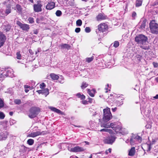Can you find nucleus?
<instances>
[{
  "label": "nucleus",
  "instance_id": "nucleus-30",
  "mask_svg": "<svg viewBox=\"0 0 158 158\" xmlns=\"http://www.w3.org/2000/svg\"><path fill=\"white\" fill-rule=\"evenodd\" d=\"M16 58L20 60L22 58V56L20 51L16 53Z\"/></svg>",
  "mask_w": 158,
  "mask_h": 158
},
{
  "label": "nucleus",
  "instance_id": "nucleus-52",
  "mask_svg": "<svg viewBox=\"0 0 158 158\" xmlns=\"http://www.w3.org/2000/svg\"><path fill=\"white\" fill-rule=\"evenodd\" d=\"M11 12V10L10 9H7L6 10V13L7 14H8Z\"/></svg>",
  "mask_w": 158,
  "mask_h": 158
},
{
  "label": "nucleus",
  "instance_id": "nucleus-18",
  "mask_svg": "<svg viewBox=\"0 0 158 158\" xmlns=\"http://www.w3.org/2000/svg\"><path fill=\"white\" fill-rule=\"evenodd\" d=\"M41 133L40 131H37L30 134L28 135V136L33 138L41 135Z\"/></svg>",
  "mask_w": 158,
  "mask_h": 158
},
{
  "label": "nucleus",
  "instance_id": "nucleus-26",
  "mask_svg": "<svg viewBox=\"0 0 158 158\" xmlns=\"http://www.w3.org/2000/svg\"><path fill=\"white\" fill-rule=\"evenodd\" d=\"M61 48L63 49H69L70 48V46L67 44H63L61 45Z\"/></svg>",
  "mask_w": 158,
  "mask_h": 158
},
{
  "label": "nucleus",
  "instance_id": "nucleus-51",
  "mask_svg": "<svg viewBox=\"0 0 158 158\" xmlns=\"http://www.w3.org/2000/svg\"><path fill=\"white\" fill-rule=\"evenodd\" d=\"M153 64L155 68H157L158 67V63H157L153 62Z\"/></svg>",
  "mask_w": 158,
  "mask_h": 158
},
{
  "label": "nucleus",
  "instance_id": "nucleus-45",
  "mask_svg": "<svg viewBox=\"0 0 158 158\" xmlns=\"http://www.w3.org/2000/svg\"><path fill=\"white\" fill-rule=\"evenodd\" d=\"M10 25H8L5 27V30L6 31H7L10 30Z\"/></svg>",
  "mask_w": 158,
  "mask_h": 158
},
{
  "label": "nucleus",
  "instance_id": "nucleus-58",
  "mask_svg": "<svg viewBox=\"0 0 158 158\" xmlns=\"http://www.w3.org/2000/svg\"><path fill=\"white\" fill-rule=\"evenodd\" d=\"M24 88L25 89H28L30 88V86L27 85H24Z\"/></svg>",
  "mask_w": 158,
  "mask_h": 158
},
{
  "label": "nucleus",
  "instance_id": "nucleus-23",
  "mask_svg": "<svg viewBox=\"0 0 158 158\" xmlns=\"http://www.w3.org/2000/svg\"><path fill=\"white\" fill-rule=\"evenodd\" d=\"M50 76L52 79L54 80H57L59 78V76L55 73H52L50 74Z\"/></svg>",
  "mask_w": 158,
  "mask_h": 158
},
{
  "label": "nucleus",
  "instance_id": "nucleus-54",
  "mask_svg": "<svg viewBox=\"0 0 158 158\" xmlns=\"http://www.w3.org/2000/svg\"><path fill=\"white\" fill-rule=\"evenodd\" d=\"M136 57L138 60H140L141 59V56L140 55H137L136 56Z\"/></svg>",
  "mask_w": 158,
  "mask_h": 158
},
{
  "label": "nucleus",
  "instance_id": "nucleus-25",
  "mask_svg": "<svg viewBox=\"0 0 158 158\" xmlns=\"http://www.w3.org/2000/svg\"><path fill=\"white\" fill-rule=\"evenodd\" d=\"M76 95L78 98H80L81 100H84L85 98V96L84 95L81 94L80 93L77 94Z\"/></svg>",
  "mask_w": 158,
  "mask_h": 158
},
{
  "label": "nucleus",
  "instance_id": "nucleus-4",
  "mask_svg": "<svg viewBox=\"0 0 158 158\" xmlns=\"http://www.w3.org/2000/svg\"><path fill=\"white\" fill-rule=\"evenodd\" d=\"M150 28L152 33L158 34V24L156 23L155 21L152 20L150 23Z\"/></svg>",
  "mask_w": 158,
  "mask_h": 158
},
{
  "label": "nucleus",
  "instance_id": "nucleus-49",
  "mask_svg": "<svg viewBox=\"0 0 158 158\" xmlns=\"http://www.w3.org/2000/svg\"><path fill=\"white\" fill-rule=\"evenodd\" d=\"M81 102L84 105H86L88 103V101H87L86 100H84L81 101Z\"/></svg>",
  "mask_w": 158,
  "mask_h": 158
},
{
  "label": "nucleus",
  "instance_id": "nucleus-55",
  "mask_svg": "<svg viewBox=\"0 0 158 158\" xmlns=\"http://www.w3.org/2000/svg\"><path fill=\"white\" fill-rule=\"evenodd\" d=\"M10 125H12L14 123H15V121L13 119H11L10 120Z\"/></svg>",
  "mask_w": 158,
  "mask_h": 158
},
{
  "label": "nucleus",
  "instance_id": "nucleus-39",
  "mask_svg": "<svg viewBox=\"0 0 158 158\" xmlns=\"http://www.w3.org/2000/svg\"><path fill=\"white\" fill-rule=\"evenodd\" d=\"M119 45V43L118 41H115L114 43L113 46L115 48H116L118 47Z\"/></svg>",
  "mask_w": 158,
  "mask_h": 158
},
{
  "label": "nucleus",
  "instance_id": "nucleus-57",
  "mask_svg": "<svg viewBox=\"0 0 158 158\" xmlns=\"http://www.w3.org/2000/svg\"><path fill=\"white\" fill-rule=\"evenodd\" d=\"M136 14L135 12H133L132 15V16L133 17H134L136 16Z\"/></svg>",
  "mask_w": 158,
  "mask_h": 158
},
{
  "label": "nucleus",
  "instance_id": "nucleus-20",
  "mask_svg": "<svg viewBox=\"0 0 158 158\" xmlns=\"http://www.w3.org/2000/svg\"><path fill=\"white\" fill-rule=\"evenodd\" d=\"M87 93L91 97H94V94L95 92V89H93L91 90L89 89H87Z\"/></svg>",
  "mask_w": 158,
  "mask_h": 158
},
{
  "label": "nucleus",
  "instance_id": "nucleus-6",
  "mask_svg": "<svg viewBox=\"0 0 158 158\" xmlns=\"http://www.w3.org/2000/svg\"><path fill=\"white\" fill-rule=\"evenodd\" d=\"M108 29V25L105 23H102L98 26V31L104 32H106Z\"/></svg>",
  "mask_w": 158,
  "mask_h": 158
},
{
  "label": "nucleus",
  "instance_id": "nucleus-46",
  "mask_svg": "<svg viewBox=\"0 0 158 158\" xmlns=\"http://www.w3.org/2000/svg\"><path fill=\"white\" fill-rule=\"evenodd\" d=\"M15 103L17 104H20L21 103V101L19 99H15L14 101Z\"/></svg>",
  "mask_w": 158,
  "mask_h": 158
},
{
  "label": "nucleus",
  "instance_id": "nucleus-3",
  "mask_svg": "<svg viewBox=\"0 0 158 158\" xmlns=\"http://www.w3.org/2000/svg\"><path fill=\"white\" fill-rule=\"evenodd\" d=\"M142 140V138L139 136L132 134L130 140V142L131 145H134L135 144L140 143Z\"/></svg>",
  "mask_w": 158,
  "mask_h": 158
},
{
  "label": "nucleus",
  "instance_id": "nucleus-60",
  "mask_svg": "<svg viewBox=\"0 0 158 158\" xmlns=\"http://www.w3.org/2000/svg\"><path fill=\"white\" fill-rule=\"evenodd\" d=\"M70 158H78V157L76 156H71Z\"/></svg>",
  "mask_w": 158,
  "mask_h": 158
},
{
  "label": "nucleus",
  "instance_id": "nucleus-47",
  "mask_svg": "<svg viewBox=\"0 0 158 158\" xmlns=\"http://www.w3.org/2000/svg\"><path fill=\"white\" fill-rule=\"evenodd\" d=\"M28 20L30 23H32L34 22V19L32 17L29 18Z\"/></svg>",
  "mask_w": 158,
  "mask_h": 158
},
{
  "label": "nucleus",
  "instance_id": "nucleus-36",
  "mask_svg": "<svg viewBox=\"0 0 158 158\" xmlns=\"http://www.w3.org/2000/svg\"><path fill=\"white\" fill-rule=\"evenodd\" d=\"M5 117V114L4 113L1 111H0V119H3Z\"/></svg>",
  "mask_w": 158,
  "mask_h": 158
},
{
  "label": "nucleus",
  "instance_id": "nucleus-2",
  "mask_svg": "<svg viewBox=\"0 0 158 158\" xmlns=\"http://www.w3.org/2000/svg\"><path fill=\"white\" fill-rule=\"evenodd\" d=\"M112 118L110 109L108 107L103 110V122H107Z\"/></svg>",
  "mask_w": 158,
  "mask_h": 158
},
{
  "label": "nucleus",
  "instance_id": "nucleus-40",
  "mask_svg": "<svg viewBox=\"0 0 158 158\" xmlns=\"http://www.w3.org/2000/svg\"><path fill=\"white\" fill-rule=\"evenodd\" d=\"M46 85L44 83H42L40 85V88L41 89H45Z\"/></svg>",
  "mask_w": 158,
  "mask_h": 158
},
{
  "label": "nucleus",
  "instance_id": "nucleus-9",
  "mask_svg": "<svg viewBox=\"0 0 158 158\" xmlns=\"http://www.w3.org/2000/svg\"><path fill=\"white\" fill-rule=\"evenodd\" d=\"M17 24L23 30L27 31L29 29V26L27 24H23L19 21L17 22Z\"/></svg>",
  "mask_w": 158,
  "mask_h": 158
},
{
  "label": "nucleus",
  "instance_id": "nucleus-5",
  "mask_svg": "<svg viewBox=\"0 0 158 158\" xmlns=\"http://www.w3.org/2000/svg\"><path fill=\"white\" fill-rule=\"evenodd\" d=\"M39 112V108L36 107H32L29 110L28 116L31 118H33L38 115Z\"/></svg>",
  "mask_w": 158,
  "mask_h": 158
},
{
  "label": "nucleus",
  "instance_id": "nucleus-19",
  "mask_svg": "<svg viewBox=\"0 0 158 158\" xmlns=\"http://www.w3.org/2000/svg\"><path fill=\"white\" fill-rule=\"evenodd\" d=\"M50 109L51 110L54 112H55L57 113V114H59L61 115L64 114V112H62L60 110L55 107H50Z\"/></svg>",
  "mask_w": 158,
  "mask_h": 158
},
{
  "label": "nucleus",
  "instance_id": "nucleus-61",
  "mask_svg": "<svg viewBox=\"0 0 158 158\" xmlns=\"http://www.w3.org/2000/svg\"><path fill=\"white\" fill-rule=\"evenodd\" d=\"M31 85H34L35 84V82L34 81H31Z\"/></svg>",
  "mask_w": 158,
  "mask_h": 158
},
{
  "label": "nucleus",
  "instance_id": "nucleus-38",
  "mask_svg": "<svg viewBox=\"0 0 158 158\" xmlns=\"http://www.w3.org/2000/svg\"><path fill=\"white\" fill-rule=\"evenodd\" d=\"M16 7L18 11L20 12L22 11V9L20 5L19 4L17 5L16 6Z\"/></svg>",
  "mask_w": 158,
  "mask_h": 158
},
{
  "label": "nucleus",
  "instance_id": "nucleus-64",
  "mask_svg": "<svg viewBox=\"0 0 158 158\" xmlns=\"http://www.w3.org/2000/svg\"><path fill=\"white\" fill-rule=\"evenodd\" d=\"M153 98L156 99H158V94L156 95Z\"/></svg>",
  "mask_w": 158,
  "mask_h": 158
},
{
  "label": "nucleus",
  "instance_id": "nucleus-24",
  "mask_svg": "<svg viewBox=\"0 0 158 158\" xmlns=\"http://www.w3.org/2000/svg\"><path fill=\"white\" fill-rule=\"evenodd\" d=\"M4 72L3 70H1L0 71V83L2 82L5 78V75H4Z\"/></svg>",
  "mask_w": 158,
  "mask_h": 158
},
{
  "label": "nucleus",
  "instance_id": "nucleus-13",
  "mask_svg": "<svg viewBox=\"0 0 158 158\" xmlns=\"http://www.w3.org/2000/svg\"><path fill=\"white\" fill-rule=\"evenodd\" d=\"M5 40V36L2 32H0V48L3 45Z\"/></svg>",
  "mask_w": 158,
  "mask_h": 158
},
{
  "label": "nucleus",
  "instance_id": "nucleus-53",
  "mask_svg": "<svg viewBox=\"0 0 158 158\" xmlns=\"http://www.w3.org/2000/svg\"><path fill=\"white\" fill-rule=\"evenodd\" d=\"M111 148H109L108 150H106L105 152V153L107 154L108 153H110L111 152Z\"/></svg>",
  "mask_w": 158,
  "mask_h": 158
},
{
  "label": "nucleus",
  "instance_id": "nucleus-22",
  "mask_svg": "<svg viewBox=\"0 0 158 158\" xmlns=\"http://www.w3.org/2000/svg\"><path fill=\"white\" fill-rule=\"evenodd\" d=\"M115 124H116V126H114V127H112V128L116 132H119L121 130V128L120 126H118L116 124V123H115Z\"/></svg>",
  "mask_w": 158,
  "mask_h": 158
},
{
  "label": "nucleus",
  "instance_id": "nucleus-7",
  "mask_svg": "<svg viewBox=\"0 0 158 158\" xmlns=\"http://www.w3.org/2000/svg\"><path fill=\"white\" fill-rule=\"evenodd\" d=\"M4 75H5V77H13L14 76L13 71L12 69H6L3 70Z\"/></svg>",
  "mask_w": 158,
  "mask_h": 158
},
{
  "label": "nucleus",
  "instance_id": "nucleus-14",
  "mask_svg": "<svg viewBox=\"0 0 158 158\" xmlns=\"http://www.w3.org/2000/svg\"><path fill=\"white\" fill-rule=\"evenodd\" d=\"M8 135V133L6 131L0 132V140H6Z\"/></svg>",
  "mask_w": 158,
  "mask_h": 158
},
{
  "label": "nucleus",
  "instance_id": "nucleus-50",
  "mask_svg": "<svg viewBox=\"0 0 158 158\" xmlns=\"http://www.w3.org/2000/svg\"><path fill=\"white\" fill-rule=\"evenodd\" d=\"M81 31V29L79 27L76 28L75 29V31L76 33H79Z\"/></svg>",
  "mask_w": 158,
  "mask_h": 158
},
{
  "label": "nucleus",
  "instance_id": "nucleus-37",
  "mask_svg": "<svg viewBox=\"0 0 158 158\" xmlns=\"http://www.w3.org/2000/svg\"><path fill=\"white\" fill-rule=\"evenodd\" d=\"M59 78V79L58 80L59 82L61 83H63L64 82V78L63 77L61 76L60 77V78Z\"/></svg>",
  "mask_w": 158,
  "mask_h": 158
},
{
  "label": "nucleus",
  "instance_id": "nucleus-62",
  "mask_svg": "<svg viewBox=\"0 0 158 158\" xmlns=\"http://www.w3.org/2000/svg\"><path fill=\"white\" fill-rule=\"evenodd\" d=\"M97 114V113L96 112H93L92 113V115L93 116H95V115Z\"/></svg>",
  "mask_w": 158,
  "mask_h": 158
},
{
  "label": "nucleus",
  "instance_id": "nucleus-31",
  "mask_svg": "<svg viewBox=\"0 0 158 158\" xmlns=\"http://www.w3.org/2000/svg\"><path fill=\"white\" fill-rule=\"evenodd\" d=\"M94 59V56H92L91 57L87 58L86 59V61L88 63H89L92 61Z\"/></svg>",
  "mask_w": 158,
  "mask_h": 158
},
{
  "label": "nucleus",
  "instance_id": "nucleus-29",
  "mask_svg": "<svg viewBox=\"0 0 158 158\" xmlns=\"http://www.w3.org/2000/svg\"><path fill=\"white\" fill-rule=\"evenodd\" d=\"M100 131H105L109 133L110 134L112 133V131L110 129L107 128H103L101 129Z\"/></svg>",
  "mask_w": 158,
  "mask_h": 158
},
{
  "label": "nucleus",
  "instance_id": "nucleus-21",
  "mask_svg": "<svg viewBox=\"0 0 158 158\" xmlns=\"http://www.w3.org/2000/svg\"><path fill=\"white\" fill-rule=\"evenodd\" d=\"M135 148L134 147H132L129 151L128 155L131 156H133L135 153Z\"/></svg>",
  "mask_w": 158,
  "mask_h": 158
},
{
  "label": "nucleus",
  "instance_id": "nucleus-44",
  "mask_svg": "<svg viewBox=\"0 0 158 158\" xmlns=\"http://www.w3.org/2000/svg\"><path fill=\"white\" fill-rule=\"evenodd\" d=\"M109 87V85L107 84V85L106 86V87L105 88V89L106 90L105 92L107 93L108 92V91H110V89H109L108 88Z\"/></svg>",
  "mask_w": 158,
  "mask_h": 158
},
{
  "label": "nucleus",
  "instance_id": "nucleus-12",
  "mask_svg": "<svg viewBox=\"0 0 158 158\" xmlns=\"http://www.w3.org/2000/svg\"><path fill=\"white\" fill-rule=\"evenodd\" d=\"M69 151L73 152H78L83 151L84 150L82 148L79 146L75 147L73 148L69 149Z\"/></svg>",
  "mask_w": 158,
  "mask_h": 158
},
{
  "label": "nucleus",
  "instance_id": "nucleus-8",
  "mask_svg": "<svg viewBox=\"0 0 158 158\" xmlns=\"http://www.w3.org/2000/svg\"><path fill=\"white\" fill-rule=\"evenodd\" d=\"M106 122H104L102 123L101 126L102 127L105 128H110L114 127V126H116L115 123H106Z\"/></svg>",
  "mask_w": 158,
  "mask_h": 158
},
{
  "label": "nucleus",
  "instance_id": "nucleus-35",
  "mask_svg": "<svg viewBox=\"0 0 158 158\" xmlns=\"http://www.w3.org/2000/svg\"><path fill=\"white\" fill-rule=\"evenodd\" d=\"M62 13L60 10H57L56 12V16L60 17Z\"/></svg>",
  "mask_w": 158,
  "mask_h": 158
},
{
  "label": "nucleus",
  "instance_id": "nucleus-59",
  "mask_svg": "<svg viewBox=\"0 0 158 158\" xmlns=\"http://www.w3.org/2000/svg\"><path fill=\"white\" fill-rule=\"evenodd\" d=\"M117 108L116 107H115L114 108H113L112 109V110L113 112L117 110Z\"/></svg>",
  "mask_w": 158,
  "mask_h": 158
},
{
  "label": "nucleus",
  "instance_id": "nucleus-15",
  "mask_svg": "<svg viewBox=\"0 0 158 158\" xmlns=\"http://www.w3.org/2000/svg\"><path fill=\"white\" fill-rule=\"evenodd\" d=\"M107 17L103 14H99L96 17L97 20L100 21L106 19Z\"/></svg>",
  "mask_w": 158,
  "mask_h": 158
},
{
  "label": "nucleus",
  "instance_id": "nucleus-28",
  "mask_svg": "<svg viewBox=\"0 0 158 158\" xmlns=\"http://www.w3.org/2000/svg\"><path fill=\"white\" fill-rule=\"evenodd\" d=\"M143 0H136L135 3L136 7H139L142 5Z\"/></svg>",
  "mask_w": 158,
  "mask_h": 158
},
{
  "label": "nucleus",
  "instance_id": "nucleus-27",
  "mask_svg": "<svg viewBox=\"0 0 158 158\" xmlns=\"http://www.w3.org/2000/svg\"><path fill=\"white\" fill-rule=\"evenodd\" d=\"M43 94L45 95V97H46L49 94V89L47 88L44 89H42Z\"/></svg>",
  "mask_w": 158,
  "mask_h": 158
},
{
  "label": "nucleus",
  "instance_id": "nucleus-42",
  "mask_svg": "<svg viewBox=\"0 0 158 158\" xmlns=\"http://www.w3.org/2000/svg\"><path fill=\"white\" fill-rule=\"evenodd\" d=\"M4 106V102L2 99L0 98V109Z\"/></svg>",
  "mask_w": 158,
  "mask_h": 158
},
{
  "label": "nucleus",
  "instance_id": "nucleus-34",
  "mask_svg": "<svg viewBox=\"0 0 158 158\" xmlns=\"http://www.w3.org/2000/svg\"><path fill=\"white\" fill-rule=\"evenodd\" d=\"M82 24V21L81 19H78L76 21V25L77 26H80Z\"/></svg>",
  "mask_w": 158,
  "mask_h": 158
},
{
  "label": "nucleus",
  "instance_id": "nucleus-16",
  "mask_svg": "<svg viewBox=\"0 0 158 158\" xmlns=\"http://www.w3.org/2000/svg\"><path fill=\"white\" fill-rule=\"evenodd\" d=\"M55 6V3L52 2H49L46 6V8L47 10H51L53 9Z\"/></svg>",
  "mask_w": 158,
  "mask_h": 158
},
{
  "label": "nucleus",
  "instance_id": "nucleus-43",
  "mask_svg": "<svg viewBox=\"0 0 158 158\" xmlns=\"http://www.w3.org/2000/svg\"><path fill=\"white\" fill-rule=\"evenodd\" d=\"M123 101L119 102V101H117L116 102V106H120L123 104Z\"/></svg>",
  "mask_w": 158,
  "mask_h": 158
},
{
  "label": "nucleus",
  "instance_id": "nucleus-10",
  "mask_svg": "<svg viewBox=\"0 0 158 158\" xmlns=\"http://www.w3.org/2000/svg\"><path fill=\"white\" fill-rule=\"evenodd\" d=\"M42 5L40 3H38L37 4H35L33 6V9L34 11L35 12H40L42 10Z\"/></svg>",
  "mask_w": 158,
  "mask_h": 158
},
{
  "label": "nucleus",
  "instance_id": "nucleus-56",
  "mask_svg": "<svg viewBox=\"0 0 158 158\" xmlns=\"http://www.w3.org/2000/svg\"><path fill=\"white\" fill-rule=\"evenodd\" d=\"M42 89H41L40 90H38L36 91L39 94H43V92H42Z\"/></svg>",
  "mask_w": 158,
  "mask_h": 158
},
{
  "label": "nucleus",
  "instance_id": "nucleus-41",
  "mask_svg": "<svg viewBox=\"0 0 158 158\" xmlns=\"http://www.w3.org/2000/svg\"><path fill=\"white\" fill-rule=\"evenodd\" d=\"M145 21H143L141 23V24L140 26V28L141 29H143L145 28Z\"/></svg>",
  "mask_w": 158,
  "mask_h": 158
},
{
  "label": "nucleus",
  "instance_id": "nucleus-11",
  "mask_svg": "<svg viewBox=\"0 0 158 158\" xmlns=\"http://www.w3.org/2000/svg\"><path fill=\"white\" fill-rule=\"evenodd\" d=\"M115 137L114 136H111L106 138L104 140V142L108 144H112L114 141Z\"/></svg>",
  "mask_w": 158,
  "mask_h": 158
},
{
  "label": "nucleus",
  "instance_id": "nucleus-33",
  "mask_svg": "<svg viewBox=\"0 0 158 158\" xmlns=\"http://www.w3.org/2000/svg\"><path fill=\"white\" fill-rule=\"evenodd\" d=\"M34 143V140L32 139H29L27 141V143L30 145H32Z\"/></svg>",
  "mask_w": 158,
  "mask_h": 158
},
{
  "label": "nucleus",
  "instance_id": "nucleus-32",
  "mask_svg": "<svg viewBox=\"0 0 158 158\" xmlns=\"http://www.w3.org/2000/svg\"><path fill=\"white\" fill-rule=\"evenodd\" d=\"M88 85V84H87L85 82H82L81 85V89H83L86 88Z\"/></svg>",
  "mask_w": 158,
  "mask_h": 158
},
{
  "label": "nucleus",
  "instance_id": "nucleus-1",
  "mask_svg": "<svg viewBox=\"0 0 158 158\" xmlns=\"http://www.w3.org/2000/svg\"><path fill=\"white\" fill-rule=\"evenodd\" d=\"M147 37L144 35L140 34L136 36L135 40L141 48L145 50L149 48Z\"/></svg>",
  "mask_w": 158,
  "mask_h": 158
},
{
  "label": "nucleus",
  "instance_id": "nucleus-63",
  "mask_svg": "<svg viewBox=\"0 0 158 158\" xmlns=\"http://www.w3.org/2000/svg\"><path fill=\"white\" fill-rule=\"evenodd\" d=\"M29 53L33 55V53L31 50H29Z\"/></svg>",
  "mask_w": 158,
  "mask_h": 158
},
{
  "label": "nucleus",
  "instance_id": "nucleus-48",
  "mask_svg": "<svg viewBox=\"0 0 158 158\" xmlns=\"http://www.w3.org/2000/svg\"><path fill=\"white\" fill-rule=\"evenodd\" d=\"M85 31L86 32L89 33L90 31V29L89 27H86L85 29Z\"/></svg>",
  "mask_w": 158,
  "mask_h": 158
},
{
  "label": "nucleus",
  "instance_id": "nucleus-17",
  "mask_svg": "<svg viewBox=\"0 0 158 158\" xmlns=\"http://www.w3.org/2000/svg\"><path fill=\"white\" fill-rule=\"evenodd\" d=\"M142 148L144 151V154H145V151H146L147 152H149L150 150L151 149V145L150 144H144L142 146Z\"/></svg>",
  "mask_w": 158,
  "mask_h": 158
}]
</instances>
